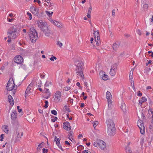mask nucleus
<instances>
[{"label":"nucleus","mask_w":153,"mask_h":153,"mask_svg":"<svg viewBox=\"0 0 153 153\" xmlns=\"http://www.w3.org/2000/svg\"><path fill=\"white\" fill-rule=\"evenodd\" d=\"M75 65L76 66V71L77 74L79 75L81 78L83 79L84 78L82 71L83 63L81 61H76L75 62Z\"/></svg>","instance_id":"f257e3e1"},{"label":"nucleus","mask_w":153,"mask_h":153,"mask_svg":"<svg viewBox=\"0 0 153 153\" xmlns=\"http://www.w3.org/2000/svg\"><path fill=\"white\" fill-rule=\"evenodd\" d=\"M18 30L16 26H14L9 30L7 32L8 37L10 39H14L16 38L18 35Z\"/></svg>","instance_id":"f03ea898"},{"label":"nucleus","mask_w":153,"mask_h":153,"mask_svg":"<svg viewBox=\"0 0 153 153\" xmlns=\"http://www.w3.org/2000/svg\"><path fill=\"white\" fill-rule=\"evenodd\" d=\"M29 36L31 42L33 43L35 42L37 40L38 36V33L36 30L33 28H30Z\"/></svg>","instance_id":"7ed1b4c3"},{"label":"nucleus","mask_w":153,"mask_h":153,"mask_svg":"<svg viewBox=\"0 0 153 153\" xmlns=\"http://www.w3.org/2000/svg\"><path fill=\"white\" fill-rule=\"evenodd\" d=\"M94 146L96 147H99L102 150H104L106 148V144L102 140H99L95 142L94 143Z\"/></svg>","instance_id":"20e7f679"},{"label":"nucleus","mask_w":153,"mask_h":153,"mask_svg":"<svg viewBox=\"0 0 153 153\" xmlns=\"http://www.w3.org/2000/svg\"><path fill=\"white\" fill-rule=\"evenodd\" d=\"M17 113L15 110L13 111L11 115V122L12 124L17 126L19 124L18 121L16 120Z\"/></svg>","instance_id":"39448f33"},{"label":"nucleus","mask_w":153,"mask_h":153,"mask_svg":"<svg viewBox=\"0 0 153 153\" xmlns=\"http://www.w3.org/2000/svg\"><path fill=\"white\" fill-rule=\"evenodd\" d=\"M137 125L140 129V133L143 135L144 134H145V126L143 121L141 120H138L137 123Z\"/></svg>","instance_id":"423d86ee"},{"label":"nucleus","mask_w":153,"mask_h":153,"mask_svg":"<svg viewBox=\"0 0 153 153\" xmlns=\"http://www.w3.org/2000/svg\"><path fill=\"white\" fill-rule=\"evenodd\" d=\"M37 23L39 27L42 31L44 30V29H45L48 27L47 24L45 22L43 21H37Z\"/></svg>","instance_id":"0eeeda50"},{"label":"nucleus","mask_w":153,"mask_h":153,"mask_svg":"<svg viewBox=\"0 0 153 153\" xmlns=\"http://www.w3.org/2000/svg\"><path fill=\"white\" fill-rule=\"evenodd\" d=\"M117 64H114L111 66L110 74L112 76H114L116 74L117 69Z\"/></svg>","instance_id":"6e6552de"},{"label":"nucleus","mask_w":153,"mask_h":153,"mask_svg":"<svg viewBox=\"0 0 153 153\" xmlns=\"http://www.w3.org/2000/svg\"><path fill=\"white\" fill-rule=\"evenodd\" d=\"M106 122L107 124V128H115L114 123L112 120L110 119H108L107 120Z\"/></svg>","instance_id":"1a4fd4ad"},{"label":"nucleus","mask_w":153,"mask_h":153,"mask_svg":"<svg viewBox=\"0 0 153 153\" xmlns=\"http://www.w3.org/2000/svg\"><path fill=\"white\" fill-rule=\"evenodd\" d=\"M10 80H13V79L10 78L9 81H8L7 85V88L8 91H11L13 90L15 87V85L14 83H10Z\"/></svg>","instance_id":"9d476101"},{"label":"nucleus","mask_w":153,"mask_h":153,"mask_svg":"<svg viewBox=\"0 0 153 153\" xmlns=\"http://www.w3.org/2000/svg\"><path fill=\"white\" fill-rule=\"evenodd\" d=\"M23 58L20 55L15 56L14 59V62L17 64H22L23 62Z\"/></svg>","instance_id":"9b49d317"},{"label":"nucleus","mask_w":153,"mask_h":153,"mask_svg":"<svg viewBox=\"0 0 153 153\" xmlns=\"http://www.w3.org/2000/svg\"><path fill=\"white\" fill-rule=\"evenodd\" d=\"M107 128V132L109 135L110 136H113L115 134L116 131L115 128Z\"/></svg>","instance_id":"f8f14e48"},{"label":"nucleus","mask_w":153,"mask_h":153,"mask_svg":"<svg viewBox=\"0 0 153 153\" xmlns=\"http://www.w3.org/2000/svg\"><path fill=\"white\" fill-rule=\"evenodd\" d=\"M150 133L148 136V138L150 139V142L152 141L153 139V126L150 125L149 126Z\"/></svg>","instance_id":"ddd939ff"},{"label":"nucleus","mask_w":153,"mask_h":153,"mask_svg":"<svg viewBox=\"0 0 153 153\" xmlns=\"http://www.w3.org/2000/svg\"><path fill=\"white\" fill-rule=\"evenodd\" d=\"M30 10L35 15L37 16L39 14V9L38 8L34 7L33 6L31 7Z\"/></svg>","instance_id":"4468645a"},{"label":"nucleus","mask_w":153,"mask_h":153,"mask_svg":"<svg viewBox=\"0 0 153 153\" xmlns=\"http://www.w3.org/2000/svg\"><path fill=\"white\" fill-rule=\"evenodd\" d=\"M55 100L56 102L59 101L61 96V92L59 91H57L54 95Z\"/></svg>","instance_id":"2eb2a0df"},{"label":"nucleus","mask_w":153,"mask_h":153,"mask_svg":"<svg viewBox=\"0 0 153 153\" xmlns=\"http://www.w3.org/2000/svg\"><path fill=\"white\" fill-rule=\"evenodd\" d=\"M112 95L110 92L108 91L106 93V98L108 104H111L112 101L111 100ZM109 104H108V105Z\"/></svg>","instance_id":"dca6fc26"},{"label":"nucleus","mask_w":153,"mask_h":153,"mask_svg":"<svg viewBox=\"0 0 153 153\" xmlns=\"http://www.w3.org/2000/svg\"><path fill=\"white\" fill-rule=\"evenodd\" d=\"M63 127L66 130L69 131L71 129V127L70 126V123L67 122H65L63 123Z\"/></svg>","instance_id":"f3484780"},{"label":"nucleus","mask_w":153,"mask_h":153,"mask_svg":"<svg viewBox=\"0 0 153 153\" xmlns=\"http://www.w3.org/2000/svg\"><path fill=\"white\" fill-rule=\"evenodd\" d=\"M44 29V30L42 31L43 33L46 36L49 37L51 34L50 30L48 28V27Z\"/></svg>","instance_id":"a211bd4d"},{"label":"nucleus","mask_w":153,"mask_h":153,"mask_svg":"<svg viewBox=\"0 0 153 153\" xmlns=\"http://www.w3.org/2000/svg\"><path fill=\"white\" fill-rule=\"evenodd\" d=\"M32 87V86L30 84H29L25 92V97H27V95L30 93V90H31Z\"/></svg>","instance_id":"6ab92c4d"},{"label":"nucleus","mask_w":153,"mask_h":153,"mask_svg":"<svg viewBox=\"0 0 153 153\" xmlns=\"http://www.w3.org/2000/svg\"><path fill=\"white\" fill-rule=\"evenodd\" d=\"M100 75L102 76V78L103 80H106L108 79V76L106 75L105 73L103 71H101L100 73Z\"/></svg>","instance_id":"aec40b11"},{"label":"nucleus","mask_w":153,"mask_h":153,"mask_svg":"<svg viewBox=\"0 0 153 153\" xmlns=\"http://www.w3.org/2000/svg\"><path fill=\"white\" fill-rule=\"evenodd\" d=\"M148 116L149 117L152 118V120L151 123H153V111L152 110L149 109L148 111Z\"/></svg>","instance_id":"412c9836"},{"label":"nucleus","mask_w":153,"mask_h":153,"mask_svg":"<svg viewBox=\"0 0 153 153\" xmlns=\"http://www.w3.org/2000/svg\"><path fill=\"white\" fill-rule=\"evenodd\" d=\"M120 45V43L118 42H116L114 43L113 45V49L116 51V50L119 48Z\"/></svg>","instance_id":"4be33fe9"},{"label":"nucleus","mask_w":153,"mask_h":153,"mask_svg":"<svg viewBox=\"0 0 153 153\" xmlns=\"http://www.w3.org/2000/svg\"><path fill=\"white\" fill-rule=\"evenodd\" d=\"M8 99L9 102H10V104L11 105H14V102L13 99L11 95H9L8 96Z\"/></svg>","instance_id":"5701e85b"},{"label":"nucleus","mask_w":153,"mask_h":153,"mask_svg":"<svg viewBox=\"0 0 153 153\" xmlns=\"http://www.w3.org/2000/svg\"><path fill=\"white\" fill-rule=\"evenodd\" d=\"M52 85V82L49 81H47L45 85V88H50Z\"/></svg>","instance_id":"b1692460"},{"label":"nucleus","mask_w":153,"mask_h":153,"mask_svg":"<svg viewBox=\"0 0 153 153\" xmlns=\"http://www.w3.org/2000/svg\"><path fill=\"white\" fill-rule=\"evenodd\" d=\"M146 100L147 99L145 97H143L139 100V104L141 106V104L144 102H145Z\"/></svg>","instance_id":"393cba45"},{"label":"nucleus","mask_w":153,"mask_h":153,"mask_svg":"<svg viewBox=\"0 0 153 153\" xmlns=\"http://www.w3.org/2000/svg\"><path fill=\"white\" fill-rule=\"evenodd\" d=\"M120 108L123 112H126V106L124 102H123L121 103Z\"/></svg>","instance_id":"a878e982"},{"label":"nucleus","mask_w":153,"mask_h":153,"mask_svg":"<svg viewBox=\"0 0 153 153\" xmlns=\"http://www.w3.org/2000/svg\"><path fill=\"white\" fill-rule=\"evenodd\" d=\"M53 23L56 26L59 27H62V25L60 22H59L56 21H52Z\"/></svg>","instance_id":"bb28decb"},{"label":"nucleus","mask_w":153,"mask_h":153,"mask_svg":"<svg viewBox=\"0 0 153 153\" xmlns=\"http://www.w3.org/2000/svg\"><path fill=\"white\" fill-rule=\"evenodd\" d=\"M3 130L6 133H8L9 131L8 126L6 125H4L3 127Z\"/></svg>","instance_id":"cd10ccee"},{"label":"nucleus","mask_w":153,"mask_h":153,"mask_svg":"<svg viewBox=\"0 0 153 153\" xmlns=\"http://www.w3.org/2000/svg\"><path fill=\"white\" fill-rule=\"evenodd\" d=\"M94 35L95 39H98L100 38V35L99 32L98 31H95L94 32Z\"/></svg>","instance_id":"c85d7f7f"},{"label":"nucleus","mask_w":153,"mask_h":153,"mask_svg":"<svg viewBox=\"0 0 153 153\" xmlns=\"http://www.w3.org/2000/svg\"><path fill=\"white\" fill-rule=\"evenodd\" d=\"M95 42H96L97 46H99L100 45L101 42L100 38L98 39H95Z\"/></svg>","instance_id":"c756f323"},{"label":"nucleus","mask_w":153,"mask_h":153,"mask_svg":"<svg viewBox=\"0 0 153 153\" xmlns=\"http://www.w3.org/2000/svg\"><path fill=\"white\" fill-rule=\"evenodd\" d=\"M133 73V71H131V70L130 72L129 78V79L131 80V81H132V79H133V77L132 76Z\"/></svg>","instance_id":"7c9ffc66"},{"label":"nucleus","mask_w":153,"mask_h":153,"mask_svg":"<svg viewBox=\"0 0 153 153\" xmlns=\"http://www.w3.org/2000/svg\"><path fill=\"white\" fill-rule=\"evenodd\" d=\"M125 150L126 152H129V153H131L132 151L131 149L129 146H127L125 148Z\"/></svg>","instance_id":"2f4dec72"},{"label":"nucleus","mask_w":153,"mask_h":153,"mask_svg":"<svg viewBox=\"0 0 153 153\" xmlns=\"http://www.w3.org/2000/svg\"><path fill=\"white\" fill-rule=\"evenodd\" d=\"M44 144L42 142L39 144L37 148V150L39 151L40 149L43 147V145Z\"/></svg>","instance_id":"473e14b6"},{"label":"nucleus","mask_w":153,"mask_h":153,"mask_svg":"<svg viewBox=\"0 0 153 153\" xmlns=\"http://www.w3.org/2000/svg\"><path fill=\"white\" fill-rule=\"evenodd\" d=\"M64 107L65 110V112H66V111L69 112H71V111L70 110L69 108H68V106L67 105H65L64 106Z\"/></svg>","instance_id":"72a5a7b5"},{"label":"nucleus","mask_w":153,"mask_h":153,"mask_svg":"<svg viewBox=\"0 0 153 153\" xmlns=\"http://www.w3.org/2000/svg\"><path fill=\"white\" fill-rule=\"evenodd\" d=\"M45 12L46 14L50 17L52 16L53 13V12H50L48 11H46Z\"/></svg>","instance_id":"f704fd0d"},{"label":"nucleus","mask_w":153,"mask_h":153,"mask_svg":"<svg viewBox=\"0 0 153 153\" xmlns=\"http://www.w3.org/2000/svg\"><path fill=\"white\" fill-rule=\"evenodd\" d=\"M72 131H70L69 134L68 135V139L71 138V137H72Z\"/></svg>","instance_id":"c9c22d12"},{"label":"nucleus","mask_w":153,"mask_h":153,"mask_svg":"<svg viewBox=\"0 0 153 153\" xmlns=\"http://www.w3.org/2000/svg\"><path fill=\"white\" fill-rule=\"evenodd\" d=\"M46 89V90L45 91V92L48 95H50L51 93L49 91V89L48 88H45Z\"/></svg>","instance_id":"e433bc0d"},{"label":"nucleus","mask_w":153,"mask_h":153,"mask_svg":"<svg viewBox=\"0 0 153 153\" xmlns=\"http://www.w3.org/2000/svg\"><path fill=\"white\" fill-rule=\"evenodd\" d=\"M84 146L82 145H79L78 146L77 149L78 150H82L84 149Z\"/></svg>","instance_id":"4c0bfd02"},{"label":"nucleus","mask_w":153,"mask_h":153,"mask_svg":"<svg viewBox=\"0 0 153 153\" xmlns=\"http://www.w3.org/2000/svg\"><path fill=\"white\" fill-rule=\"evenodd\" d=\"M148 7V5L147 4H145L143 5V8L144 10H146Z\"/></svg>","instance_id":"58836bf2"},{"label":"nucleus","mask_w":153,"mask_h":153,"mask_svg":"<svg viewBox=\"0 0 153 153\" xmlns=\"http://www.w3.org/2000/svg\"><path fill=\"white\" fill-rule=\"evenodd\" d=\"M45 105L44 106V107L45 108H47L48 106V102L47 100H45Z\"/></svg>","instance_id":"ea45409f"},{"label":"nucleus","mask_w":153,"mask_h":153,"mask_svg":"<svg viewBox=\"0 0 153 153\" xmlns=\"http://www.w3.org/2000/svg\"><path fill=\"white\" fill-rule=\"evenodd\" d=\"M93 126H94V127L95 128L97 126L98 124V122L97 121H94L93 123Z\"/></svg>","instance_id":"a19ab883"},{"label":"nucleus","mask_w":153,"mask_h":153,"mask_svg":"<svg viewBox=\"0 0 153 153\" xmlns=\"http://www.w3.org/2000/svg\"><path fill=\"white\" fill-rule=\"evenodd\" d=\"M51 113L52 114H53L55 115H56L57 114V112L56 111L54 110H52L51 111Z\"/></svg>","instance_id":"79ce46f5"},{"label":"nucleus","mask_w":153,"mask_h":153,"mask_svg":"<svg viewBox=\"0 0 153 153\" xmlns=\"http://www.w3.org/2000/svg\"><path fill=\"white\" fill-rule=\"evenodd\" d=\"M57 58L56 57L54 56H52V57L50 58V60L52 61H54V59H55V60H56V59Z\"/></svg>","instance_id":"37998d69"},{"label":"nucleus","mask_w":153,"mask_h":153,"mask_svg":"<svg viewBox=\"0 0 153 153\" xmlns=\"http://www.w3.org/2000/svg\"><path fill=\"white\" fill-rule=\"evenodd\" d=\"M57 45H59L60 47H61L62 46V44L59 41H58L57 43Z\"/></svg>","instance_id":"c03bdc74"},{"label":"nucleus","mask_w":153,"mask_h":153,"mask_svg":"<svg viewBox=\"0 0 153 153\" xmlns=\"http://www.w3.org/2000/svg\"><path fill=\"white\" fill-rule=\"evenodd\" d=\"M57 120V117H54L53 118L51 119V121L52 122H55Z\"/></svg>","instance_id":"a18cd8bd"},{"label":"nucleus","mask_w":153,"mask_h":153,"mask_svg":"<svg viewBox=\"0 0 153 153\" xmlns=\"http://www.w3.org/2000/svg\"><path fill=\"white\" fill-rule=\"evenodd\" d=\"M58 146V147L62 151H63L64 150L62 148V147L61 146L60 144H56Z\"/></svg>","instance_id":"49530a36"},{"label":"nucleus","mask_w":153,"mask_h":153,"mask_svg":"<svg viewBox=\"0 0 153 153\" xmlns=\"http://www.w3.org/2000/svg\"><path fill=\"white\" fill-rule=\"evenodd\" d=\"M49 7L51 8V9L53 8V3H50L49 4Z\"/></svg>","instance_id":"de8ad7c7"},{"label":"nucleus","mask_w":153,"mask_h":153,"mask_svg":"<svg viewBox=\"0 0 153 153\" xmlns=\"http://www.w3.org/2000/svg\"><path fill=\"white\" fill-rule=\"evenodd\" d=\"M34 2H37L39 4V5H41L40 4L41 1L39 0H34L33 1Z\"/></svg>","instance_id":"09e8293b"},{"label":"nucleus","mask_w":153,"mask_h":153,"mask_svg":"<svg viewBox=\"0 0 153 153\" xmlns=\"http://www.w3.org/2000/svg\"><path fill=\"white\" fill-rule=\"evenodd\" d=\"M43 153H47L48 151V149L43 148L42 149Z\"/></svg>","instance_id":"8fccbe9b"},{"label":"nucleus","mask_w":153,"mask_h":153,"mask_svg":"<svg viewBox=\"0 0 153 153\" xmlns=\"http://www.w3.org/2000/svg\"><path fill=\"white\" fill-rule=\"evenodd\" d=\"M138 33V35H139L140 36L141 35V33L140 31V30L139 29H138L136 31Z\"/></svg>","instance_id":"3c124183"},{"label":"nucleus","mask_w":153,"mask_h":153,"mask_svg":"<svg viewBox=\"0 0 153 153\" xmlns=\"http://www.w3.org/2000/svg\"><path fill=\"white\" fill-rule=\"evenodd\" d=\"M20 107L19 106L17 107V108L18 110V111L20 113L22 112V109H20Z\"/></svg>","instance_id":"603ef678"},{"label":"nucleus","mask_w":153,"mask_h":153,"mask_svg":"<svg viewBox=\"0 0 153 153\" xmlns=\"http://www.w3.org/2000/svg\"><path fill=\"white\" fill-rule=\"evenodd\" d=\"M27 14L28 15V16H29L30 19L31 20L32 19L31 14L30 13L28 12L27 13Z\"/></svg>","instance_id":"864d4df0"},{"label":"nucleus","mask_w":153,"mask_h":153,"mask_svg":"<svg viewBox=\"0 0 153 153\" xmlns=\"http://www.w3.org/2000/svg\"><path fill=\"white\" fill-rule=\"evenodd\" d=\"M141 117H142V119H143V120H145L146 119V117H145L144 116L143 114V113H142L141 114Z\"/></svg>","instance_id":"5fc2aeb1"},{"label":"nucleus","mask_w":153,"mask_h":153,"mask_svg":"<svg viewBox=\"0 0 153 153\" xmlns=\"http://www.w3.org/2000/svg\"><path fill=\"white\" fill-rule=\"evenodd\" d=\"M60 139L59 138L57 139V140L56 141V144H60Z\"/></svg>","instance_id":"6e6d98bb"},{"label":"nucleus","mask_w":153,"mask_h":153,"mask_svg":"<svg viewBox=\"0 0 153 153\" xmlns=\"http://www.w3.org/2000/svg\"><path fill=\"white\" fill-rule=\"evenodd\" d=\"M115 10L114 9L112 11V14L113 16H115Z\"/></svg>","instance_id":"4d7b16f0"},{"label":"nucleus","mask_w":153,"mask_h":153,"mask_svg":"<svg viewBox=\"0 0 153 153\" xmlns=\"http://www.w3.org/2000/svg\"><path fill=\"white\" fill-rule=\"evenodd\" d=\"M65 143L67 145H68L69 146H70L71 144V143L68 142V141H65Z\"/></svg>","instance_id":"13d9d810"},{"label":"nucleus","mask_w":153,"mask_h":153,"mask_svg":"<svg viewBox=\"0 0 153 153\" xmlns=\"http://www.w3.org/2000/svg\"><path fill=\"white\" fill-rule=\"evenodd\" d=\"M4 134H1L0 137L1 138V140L0 139V140H1V141L3 140V137H4Z\"/></svg>","instance_id":"bf43d9fd"},{"label":"nucleus","mask_w":153,"mask_h":153,"mask_svg":"<svg viewBox=\"0 0 153 153\" xmlns=\"http://www.w3.org/2000/svg\"><path fill=\"white\" fill-rule=\"evenodd\" d=\"M67 117L70 120H72V117H70L69 116V114H67Z\"/></svg>","instance_id":"052dcab7"},{"label":"nucleus","mask_w":153,"mask_h":153,"mask_svg":"<svg viewBox=\"0 0 153 153\" xmlns=\"http://www.w3.org/2000/svg\"><path fill=\"white\" fill-rule=\"evenodd\" d=\"M137 95L139 97H140L142 95V94L140 92V91H139L137 94Z\"/></svg>","instance_id":"680f3d73"},{"label":"nucleus","mask_w":153,"mask_h":153,"mask_svg":"<svg viewBox=\"0 0 153 153\" xmlns=\"http://www.w3.org/2000/svg\"><path fill=\"white\" fill-rule=\"evenodd\" d=\"M50 96V95H48L47 96L44 97V98L45 99H48L49 97Z\"/></svg>","instance_id":"e2e57ef3"},{"label":"nucleus","mask_w":153,"mask_h":153,"mask_svg":"<svg viewBox=\"0 0 153 153\" xmlns=\"http://www.w3.org/2000/svg\"><path fill=\"white\" fill-rule=\"evenodd\" d=\"M152 88L150 86H148L146 88V90H149L151 89Z\"/></svg>","instance_id":"0e129e2a"},{"label":"nucleus","mask_w":153,"mask_h":153,"mask_svg":"<svg viewBox=\"0 0 153 153\" xmlns=\"http://www.w3.org/2000/svg\"><path fill=\"white\" fill-rule=\"evenodd\" d=\"M65 90L66 91H68L69 90L71 89V88L70 87L65 88Z\"/></svg>","instance_id":"69168bd1"},{"label":"nucleus","mask_w":153,"mask_h":153,"mask_svg":"<svg viewBox=\"0 0 153 153\" xmlns=\"http://www.w3.org/2000/svg\"><path fill=\"white\" fill-rule=\"evenodd\" d=\"M92 7L91 6H90L89 8V9H88V11H91L92 10Z\"/></svg>","instance_id":"338daca9"},{"label":"nucleus","mask_w":153,"mask_h":153,"mask_svg":"<svg viewBox=\"0 0 153 153\" xmlns=\"http://www.w3.org/2000/svg\"><path fill=\"white\" fill-rule=\"evenodd\" d=\"M45 77V75H41L40 77L41 78L43 79Z\"/></svg>","instance_id":"774afa93"}]
</instances>
